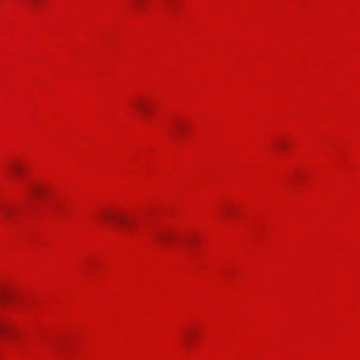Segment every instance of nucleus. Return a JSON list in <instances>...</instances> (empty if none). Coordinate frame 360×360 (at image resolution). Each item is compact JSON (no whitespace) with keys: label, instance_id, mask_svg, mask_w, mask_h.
<instances>
[{"label":"nucleus","instance_id":"f257e3e1","mask_svg":"<svg viewBox=\"0 0 360 360\" xmlns=\"http://www.w3.org/2000/svg\"><path fill=\"white\" fill-rule=\"evenodd\" d=\"M101 219L108 224L122 225L127 223L125 216L118 212H105L101 214Z\"/></svg>","mask_w":360,"mask_h":360},{"label":"nucleus","instance_id":"f03ea898","mask_svg":"<svg viewBox=\"0 0 360 360\" xmlns=\"http://www.w3.org/2000/svg\"><path fill=\"white\" fill-rule=\"evenodd\" d=\"M44 189L39 186H34L30 189V193L32 195L36 198H40L44 193Z\"/></svg>","mask_w":360,"mask_h":360},{"label":"nucleus","instance_id":"7ed1b4c3","mask_svg":"<svg viewBox=\"0 0 360 360\" xmlns=\"http://www.w3.org/2000/svg\"><path fill=\"white\" fill-rule=\"evenodd\" d=\"M9 169L11 174H13V176L15 177L20 174L22 167L20 165L16 163H13L10 165Z\"/></svg>","mask_w":360,"mask_h":360},{"label":"nucleus","instance_id":"20e7f679","mask_svg":"<svg viewBox=\"0 0 360 360\" xmlns=\"http://www.w3.org/2000/svg\"><path fill=\"white\" fill-rule=\"evenodd\" d=\"M158 238L160 242L167 244L172 239V236L168 233H162L158 235Z\"/></svg>","mask_w":360,"mask_h":360},{"label":"nucleus","instance_id":"39448f33","mask_svg":"<svg viewBox=\"0 0 360 360\" xmlns=\"http://www.w3.org/2000/svg\"><path fill=\"white\" fill-rule=\"evenodd\" d=\"M10 329L8 324L0 322V336L9 333Z\"/></svg>","mask_w":360,"mask_h":360},{"label":"nucleus","instance_id":"423d86ee","mask_svg":"<svg viewBox=\"0 0 360 360\" xmlns=\"http://www.w3.org/2000/svg\"><path fill=\"white\" fill-rule=\"evenodd\" d=\"M136 106L143 112H147L149 111V108L148 107L147 104L144 103H138Z\"/></svg>","mask_w":360,"mask_h":360},{"label":"nucleus","instance_id":"0eeeda50","mask_svg":"<svg viewBox=\"0 0 360 360\" xmlns=\"http://www.w3.org/2000/svg\"><path fill=\"white\" fill-rule=\"evenodd\" d=\"M37 1V0H30L31 4L35 3Z\"/></svg>","mask_w":360,"mask_h":360},{"label":"nucleus","instance_id":"6e6552de","mask_svg":"<svg viewBox=\"0 0 360 360\" xmlns=\"http://www.w3.org/2000/svg\"><path fill=\"white\" fill-rule=\"evenodd\" d=\"M5 214H9V212H8H8H6V213H5Z\"/></svg>","mask_w":360,"mask_h":360}]
</instances>
